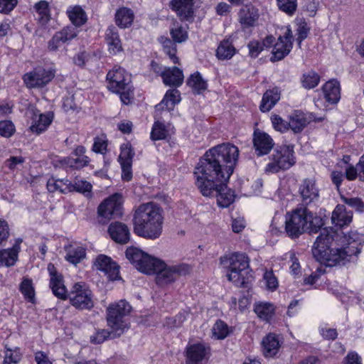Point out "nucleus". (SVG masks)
I'll return each instance as SVG.
<instances>
[{
    "label": "nucleus",
    "instance_id": "obj_32",
    "mask_svg": "<svg viewBox=\"0 0 364 364\" xmlns=\"http://www.w3.org/2000/svg\"><path fill=\"white\" fill-rule=\"evenodd\" d=\"M281 97V92L278 87L267 90L263 95L259 109L262 112H267L271 110L279 102Z\"/></svg>",
    "mask_w": 364,
    "mask_h": 364
},
{
    "label": "nucleus",
    "instance_id": "obj_33",
    "mask_svg": "<svg viewBox=\"0 0 364 364\" xmlns=\"http://www.w3.org/2000/svg\"><path fill=\"white\" fill-rule=\"evenodd\" d=\"M311 117L300 110H295L289 117V129L294 133L301 132L311 122Z\"/></svg>",
    "mask_w": 364,
    "mask_h": 364
},
{
    "label": "nucleus",
    "instance_id": "obj_63",
    "mask_svg": "<svg viewBox=\"0 0 364 364\" xmlns=\"http://www.w3.org/2000/svg\"><path fill=\"white\" fill-rule=\"evenodd\" d=\"M133 124L131 121L124 119L119 122L117 124L118 129L123 134H129L132 132Z\"/></svg>",
    "mask_w": 364,
    "mask_h": 364
},
{
    "label": "nucleus",
    "instance_id": "obj_58",
    "mask_svg": "<svg viewBox=\"0 0 364 364\" xmlns=\"http://www.w3.org/2000/svg\"><path fill=\"white\" fill-rule=\"evenodd\" d=\"M15 132V126L11 121L3 120L0 122V135L5 138L11 137Z\"/></svg>",
    "mask_w": 364,
    "mask_h": 364
},
{
    "label": "nucleus",
    "instance_id": "obj_60",
    "mask_svg": "<svg viewBox=\"0 0 364 364\" xmlns=\"http://www.w3.org/2000/svg\"><path fill=\"white\" fill-rule=\"evenodd\" d=\"M19 0H0V14H9L18 5Z\"/></svg>",
    "mask_w": 364,
    "mask_h": 364
},
{
    "label": "nucleus",
    "instance_id": "obj_41",
    "mask_svg": "<svg viewBox=\"0 0 364 364\" xmlns=\"http://www.w3.org/2000/svg\"><path fill=\"white\" fill-rule=\"evenodd\" d=\"M187 85L191 87L194 94L200 95L208 88L207 81L205 80L199 72H196L190 75L187 80Z\"/></svg>",
    "mask_w": 364,
    "mask_h": 364
},
{
    "label": "nucleus",
    "instance_id": "obj_38",
    "mask_svg": "<svg viewBox=\"0 0 364 364\" xmlns=\"http://www.w3.org/2000/svg\"><path fill=\"white\" fill-rule=\"evenodd\" d=\"M263 353L266 358L274 357L279 351L280 343L278 336L269 333L262 341Z\"/></svg>",
    "mask_w": 364,
    "mask_h": 364
},
{
    "label": "nucleus",
    "instance_id": "obj_10",
    "mask_svg": "<svg viewBox=\"0 0 364 364\" xmlns=\"http://www.w3.org/2000/svg\"><path fill=\"white\" fill-rule=\"evenodd\" d=\"M307 208H297L286 215L285 230L291 238H297L306 231Z\"/></svg>",
    "mask_w": 364,
    "mask_h": 364
},
{
    "label": "nucleus",
    "instance_id": "obj_20",
    "mask_svg": "<svg viewBox=\"0 0 364 364\" xmlns=\"http://www.w3.org/2000/svg\"><path fill=\"white\" fill-rule=\"evenodd\" d=\"M299 192L303 203L306 205L316 203L319 200V189L314 178L304 179L299 186Z\"/></svg>",
    "mask_w": 364,
    "mask_h": 364
},
{
    "label": "nucleus",
    "instance_id": "obj_31",
    "mask_svg": "<svg viewBox=\"0 0 364 364\" xmlns=\"http://www.w3.org/2000/svg\"><path fill=\"white\" fill-rule=\"evenodd\" d=\"M353 213L348 211L343 205H337L331 215L332 223L338 228L348 226L352 221Z\"/></svg>",
    "mask_w": 364,
    "mask_h": 364
},
{
    "label": "nucleus",
    "instance_id": "obj_3",
    "mask_svg": "<svg viewBox=\"0 0 364 364\" xmlns=\"http://www.w3.org/2000/svg\"><path fill=\"white\" fill-rule=\"evenodd\" d=\"M134 232L147 240H156L163 232L164 223L162 208L153 202L141 204L133 215Z\"/></svg>",
    "mask_w": 364,
    "mask_h": 364
},
{
    "label": "nucleus",
    "instance_id": "obj_1",
    "mask_svg": "<svg viewBox=\"0 0 364 364\" xmlns=\"http://www.w3.org/2000/svg\"><path fill=\"white\" fill-rule=\"evenodd\" d=\"M239 149L227 142L209 149L196 164L195 185L205 197H217V203L227 208L235 200V193L224 183L233 173L239 157Z\"/></svg>",
    "mask_w": 364,
    "mask_h": 364
},
{
    "label": "nucleus",
    "instance_id": "obj_37",
    "mask_svg": "<svg viewBox=\"0 0 364 364\" xmlns=\"http://www.w3.org/2000/svg\"><path fill=\"white\" fill-rule=\"evenodd\" d=\"M115 23L121 28H129L134 19V11L127 7H121L115 13Z\"/></svg>",
    "mask_w": 364,
    "mask_h": 364
},
{
    "label": "nucleus",
    "instance_id": "obj_12",
    "mask_svg": "<svg viewBox=\"0 0 364 364\" xmlns=\"http://www.w3.org/2000/svg\"><path fill=\"white\" fill-rule=\"evenodd\" d=\"M55 75V69H45L43 67H37L24 74L23 80L28 88H39L48 84Z\"/></svg>",
    "mask_w": 364,
    "mask_h": 364
},
{
    "label": "nucleus",
    "instance_id": "obj_18",
    "mask_svg": "<svg viewBox=\"0 0 364 364\" xmlns=\"http://www.w3.org/2000/svg\"><path fill=\"white\" fill-rule=\"evenodd\" d=\"M252 142L255 154L258 156L268 154L274 146L272 136L259 129L255 130Z\"/></svg>",
    "mask_w": 364,
    "mask_h": 364
},
{
    "label": "nucleus",
    "instance_id": "obj_17",
    "mask_svg": "<svg viewBox=\"0 0 364 364\" xmlns=\"http://www.w3.org/2000/svg\"><path fill=\"white\" fill-rule=\"evenodd\" d=\"M47 269L50 277L49 287L53 294L60 299L66 300L68 290L64 284L63 276L52 263L48 264Z\"/></svg>",
    "mask_w": 364,
    "mask_h": 364
},
{
    "label": "nucleus",
    "instance_id": "obj_4",
    "mask_svg": "<svg viewBox=\"0 0 364 364\" xmlns=\"http://www.w3.org/2000/svg\"><path fill=\"white\" fill-rule=\"evenodd\" d=\"M132 306L125 300L111 304L107 309V322L112 331L102 329L91 336V342L100 344L110 337L119 336L129 328L127 316L129 314Z\"/></svg>",
    "mask_w": 364,
    "mask_h": 364
},
{
    "label": "nucleus",
    "instance_id": "obj_16",
    "mask_svg": "<svg viewBox=\"0 0 364 364\" xmlns=\"http://www.w3.org/2000/svg\"><path fill=\"white\" fill-rule=\"evenodd\" d=\"M293 47V34L291 28L287 27L282 36H280L274 45L271 60H282L291 50Z\"/></svg>",
    "mask_w": 364,
    "mask_h": 364
},
{
    "label": "nucleus",
    "instance_id": "obj_52",
    "mask_svg": "<svg viewBox=\"0 0 364 364\" xmlns=\"http://www.w3.org/2000/svg\"><path fill=\"white\" fill-rule=\"evenodd\" d=\"M279 9L289 16H292L297 9V0H277Z\"/></svg>",
    "mask_w": 364,
    "mask_h": 364
},
{
    "label": "nucleus",
    "instance_id": "obj_34",
    "mask_svg": "<svg viewBox=\"0 0 364 364\" xmlns=\"http://www.w3.org/2000/svg\"><path fill=\"white\" fill-rule=\"evenodd\" d=\"M275 306L272 303L259 301L254 305V311L258 318L265 322H270L275 314Z\"/></svg>",
    "mask_w": 364,
    "mask_h": 364
},
{
    "label": "nucleus",
    "instance_id": "obj_28",
    "mask_svg": "<svg viewBox=\"0 0 364 364\" xmlns=\"http://www.w3.org/2000/svg\"><path fill=\"white\" fill-rule=\"evenodd\" d=\"M184 80L183 70L177 67L164 68L162 73V81L170 87H180Z\"/></svg>",
    "mask_w": 364,
    "mask_h": 364
},
{
    "label": "nucleus",
    "instance_id": "obj_6",
    "mask_svg": "<svg viewBox=\"0 0 364 364\" xmlns=\"http://www.w3.org/2000/svg\"><path fill=\"white\" fill-rule=\"evenodd\" d=\"M107 87L119 95L122 104L129 105L134 99V88L131 75L123 68L115 65L106 76Z\"/></svg>",
    "mask_w": 364,
    "mask_h": 364
},
{
    "label": "nucleus",
    "instance_id": "obj_24",
    "mask_svg": "<svg viewBox=\"0 0 364 364\" xmlns=\"http://www.w3.org/2000/svg\"><path fill=\"white\" fill-rule=\"evenodd\" d=\"M77 36V30L74 27L67 26L55 33L48 42V49L50 51L57 50L64 43Z\"/></svg>",
    "mask_w": 364,
    "mask_h": 364
},
{
    "label": "nucleus",
    "instance_id": "obj_36",
    "mask_svg": "<svg viewBox=\"0 0 364 364\" xmlns=\"http://www.w3.org/2000/svg\"><path fill=\"white\" fill-rule=\"evenodd\" d=\"M181 93L176 89L168 90L166 91L161 102L156 105L158 109H166L168 112L172 111L176 105L181 102Z\"/></svg>",
    "mask_w": 364,
    "mask_h": 364
},
{
    "label": "nucleus",
    "instance_id": "obj_50",
    "mask_svg": "<svg viewBox=\"0 0 364 364\" xmlns=\"http://www.w3.org/2000/svg\"><path fill=\"white\" fill-rule=\"evenodd\" d=\"M108 140L106 135L102 134L94 138L92 151L97 154H105L107 151Z\"/></svg>",
    "mask_w": 364,
    "mask_h": 364
},
{
    "label": "nucleus",
    "instance_id": "obj_8",
    "mask_svg": "<svg viewBox=\"0 0 364 364\" xmlns=\"http://www.w3.org/2000/svg\"><path fill=\"white\" fill-rule=\"evenodd\" d=\"M295 162L294 146L284 144L278 147L272 154L264 171L267 173H275L281 170L289 169Z\"/></svg>",
    "mask_w": 364,
    "mask_h": 364
},
{
    "label": "nucleus",
    "instance_id": "obj_57",
    "mask_svg": "<svg viewBox=\"0 0 364 364\" xmlns=\"http://www.w3.org/2000/svg\"><path fill=\"white\" fill-rule=\"evenodd\" d=\"M70 192L77 191L82 193L90 194L92 191V185L86 181H76L74 183H71Z\"/></svg>",
    "mask_w": 364,
    "mask_h": 364
},
{
    "label": "nucleus",
    "instance_id": "obj_26",
    "mask_svg": "<svg viewBox=\"0 0 364 364\" xmlns=\"http://www.w3.org/2000/svg\"><path fill=\"white\" fill-rule=\"evenodd\" d=\"M105 40L109 54L114 55L123 50L122 41L116 27L111 26L107 28Z\"/></svg>",
    "mask_w": 364,
    "mask_h": 364
},
{
    "label": "nucleus",
    "instance_id": "obj_53",
    "mask_svg": "<svg viewBox=\"0 0 364 364\" xmlns=\"http://www.w3.org/2000/svg\"><path fill=\"white\" fill-rule=\"evenodd\" d=\"M341 198L345 204L348 205L355 210L358 212L364 211V203L360 198L346 197L341 196Z\"/></svg>",
    "mask_w": 364,
    "mask_h": 364
},
{
    "label": "nucleus",
    "instance_id": "obj_2",
    "mask_svg": "<svg viewBox=\"0 0 364 364\" xmlns=\"http://www.w3.org/2000/svg\"><path fill=\"white\" fill-rule=\"evenodd\" d=\"M338 235L332 228H325L321 230L313 247L314 257L321 264L333 267L344 264L348 257L356 253L357 250H351L349 246L338 248L336 245V237ZM353 247H357L353 246Z\"/></svg>",
    "mask_w": 364,
    "mask_h": 364
},
{
    "label": "nucleus",
    "instance_id": "obj_23",
    "mask_svg": "<svg viewBox=\"0 0 364 364\" xmlns=\"http://www.w3.org/2000/svg\"><path fill=\"white\" fill-rule=\"evenodd\" d=\"M170 7L181 21H191L193 19V0H171Z\"/></svg>",
    "mask_w": 364,
    "mask_h": 364
},
{
    "label": "nucleus",
    "instance_id": "obj_11",
    "mask_svg": "<svg viewBox=\"0 0 364 364\" xmlns=\"http://www.w3.org/2000/svg\"><path fill=\"white\" fill-rule=\"evenodd\" d=\"M122 196L114 193L105 199L97 208V214L100 221L105 223L112 218L122 215Z\"/></svg>",
    "mask_w": 364,
    "mask_h": 364
},
{
    "label": "nucleus",
    "instance_id": "obj_9",
    "mask_svg": "<svg viewBox=\"0 0 364 364\" xmlns=\"http://www.w3.org/2000/svg\"><path fill=\"white\" fill-rule=\"evenodd\" d=\"M86 148L82 145L77 146L71 156L67 157L57 156L53 161L54 166L64 169L80 170L88 166L91 161L90 157L85 155Z\"/></svg>",
    "mask_w": 364,
    "mask_h": 364
},
{
    "label": "nucleus",
    "instance_id": "obj_5",
    "mask_svg": "<svg viewBox=\"0 0 364 364\" xmlns=\"http://www.w3.org/2000/svg\"><path fill=\"white\" fill-rule=\"evenodd\" d=\"M220 264L228 269V279L237 286L245 287L252 278L250 258L245 253L226 255L220 257Z\"/></svg>",
    "mask_w": 364,
    "mask_h": 364
},
{
    "label": "nucleus",
    "instance_id": "obj_30",
    "mask_svg": "<svg viewBox=\"0 0 364 364\" xmlns=\"http://www.w3.org/2000/svg\"><path fill=\"white\" fill-rule=\"evenodd\" d=\"M322 90L325 100L331 104H337L341 98L340 82L336 79L327 81L323 86Z\"/></svg>",
    "mask_w": 364,
    "mask_h": 364
},
{
    "label": "nucleus",
    "instance_id": "obj_7",
    "mask_svg": "<svg viewBox=\"0 0 364 364\" xmlns=\"http://www.w3.org/2000/svg\"><path fill=\"white\" fill-rule=\"evenodd\" d=\"M153 266L148 274H156V283L160 287H165L174 282L181 276L186 275L190 271L188 264L167 265L158 259H156Z\"/></svg>",
    "mask_w": 364,
    "mask_h": 364
},
{
    "label": "nucleus",
    "instance_id": "obj_64",
    "mask_svg": "<svg viewBox=\"0 0 364 364\" xmlns=\"http://www.w3.org/2000/svg\"><path fill=\"white\" fill-rule=\"evenodd\" d=\"M35 360L37 364H53L48 355L43 351H37L35 353Z\"/></svg>",
    "mask_w": 364,
    "mask_h": 364
},
{
    "label": "nucleus",
    "instance_id": "obj_48",
    "mask_svg": "<svg viewBox=\"0 0 364 364\" xmlns=\"http://www.w3.org/2000/svg\"><path fill=\"white\" fill-rule=\"evenodd\" d=\"M20 291L26 300L31 303L34 302L35 289L31 279L27 278L23 279L20 284Z\"/></svg>",
    "mask_w": 364,
    "mask_h": 364
},
{
    "label": "nucleus",
    "instance_id": "obj_35",
    "mask_svg": "<svg viewBox=\"0 0 364 364\" xmlns=\"http://www.w3.org/2000/svg\"><path fill=\"white\" fill-rule=\"evenodd\" d=\"M65 259L75 265L80 263L86 256L85 248L78 244H70L65 247Z\"/></svg>",
    "mask_w": 364,
    "mask_h": 364
},
{
    "label": "nucleus",
    "instance_id": "obj_54",
    "mask_svg": "<svg viewBox=\"0 0 364 364\" xmlns=\"http://www.w3.org/2000/svg\"><path fill=\"white\" fill-rule=\"evenodd\" d=\"M21 359L19 349H7L2 364H17Z\"/></svg>",
    "mask_w": 364,
    "mask_h": 364
},
{
    "label": "nucleus",
    "instance_id": "obj_40",
    "mask_svg": "<svg viewBox=\"0 0 364 364\" xmlns=\"http://www.w3.org/2000/svg\"><path fill=\"white\" fill-rule=\"evenodd\" d=\"M237 50L230 38L220 41L216 50V57L220 60H230L236 53Z\"/></svg>",
    "mask_w": 364,
    "mask_h": 364
},
{
    "label": "nucleus",
    "instance_id": "obj_39",
    "mask_svg": "<svg viewBox=\"0 0 364 364\" xmlns=\"http://www.w3.org/2000/svg\"><path fill=\"white\" fill-rule=\"evenodd\" d=\"M66 14L71 23L76 27L84 25L87 21L85 11L78 5L70 6L67 9Z\"/></svg>",
    "mask_w": 364,
    "mask_h": 364
},
{
    "label": "nucleus",
    "instance_id": "obj_19",
    "mask_svg": "<svg viewBox=\"0 0 364 364\" xmlns=\"http://www.w3.org/2000/svg\"><path fill=\"white\" fill-rule=\"evenodd\" d=\"M209 353V346L203 343L188 344L186 348V364H202Z\"/></svg>",
    "mask_w": 364,
    "mask_h": 364
},
{
    "label": "nucleus",
    "instance_id": "obj_25",
    "mask_svg": "<svg viewBox=\"0 0 364 364\" xmlns=\"http://www.w3.org/2000/svg\"><path fill=\"white\" fill-rule=\"evenodd\" d=\"M175 129L171 123H164L159 120L154 122L150 134L152 141L166 140L174 134Z\"/></svg>",
    "mask_w": 364,
    "mask_h": 364
},
{
    "label": "nucleus",
    "instance_id": "obj_44",
    "mask_svg": "<svg viewBox=\"0 0 364 364\" xmlns=\"http://www.w3.org/2000/svg\"><path fill=\"white\" fill-rule=\"evenodd\" d=\"M159 41L162 43L164 52L168 56L171 62L174 64H180L179 58L176 55V43L166 37H161Z\"/></svg>",
    "mask_w": 364,
    "mask_h": 364
},
{
    "label": "nucleus",
    "instance_id": "obj_29",
    "mask_svg": "<svg viewBox=\"0 0 364 364\" xmlns=\"http://www.w3.org/2000/svg\"><path fill=\"white\" fill-rule=\"evenodd\" d=\"M21 240H18L12 247L0 250V267L14 266L18 257Z\"/></svg>",
    "mask_w": 364,
    "mask_h": 364
},
{
    "label": "nucleus",
    "instance_id": "obj_43",
    "mask_svg": "<svg viewBox=\"0 0 364 364\" xmlns=\"http://www.w3.org/2000/svg\"><path fill=\"white\" fill-rule=\"evenodd\" d=\"M170 35L173 42L178 43L185 42L188 38V26L175 22L170 28Z\"/></svg>",
    "mask_w": 364,
    "mask_h": 364
},
{
    "label": "nucleus",
    "instance_id": "obj_59",
    "mask_svg": "<svg viewBox=\"0 0 364 364\" xmlns=\"http://www.w3.org/2000/svg\"><path fill=\"white\" fill-rule=\"evenodd\" d=\"M263 279L268 289L274 291L277 288L278 281L272 271H266L264 274Z\"/></svg>",
    "mask_w": 364,
    "mask_h": 364
},
{
    "label": "nucleus",
    "instance_id": "obj_21",
    "mask_svg": "<svg viewBox=\"0 0 364 364\" xmlns=\"http://www.w3.org/2000/svg\"><path fill=\"white\" fill-rule=\"evenodd\" d=\"M259 10L252 4L243 6L238 13V21L242 30L256 26L259 19Z\"/></svg>",
    "mask_w": 364,
    "mask_h": 364
},
{
    "label": "nucleus",
    "instance_id": "obj_55",
    "mask_svg": "<svg viewBox=\"0 0 364 364\" xmlns=\"http://www.w3.org/2000/svg\"><path fill=\"white\" fill-rule=\"evenodd\" d=\"M271 122L276 131L283 133L289 129V122H286L278 114H272Z\"/></svg>",
    "mask_w": 364,
    "mask_h": 364
},
{
    "label": "nucleus",
    "instance_id": "obj_45",
    "mask_svg": "<svg viewBox=\"0 0 364 364\" xmlns=\"http://www.w3.org/2000/svg\"><path fill=\"white\" fill-rule=\"evenodd\" d=\"M34 9L38 14V21L43 24H46L50 18L49 4L46 1H40L35 4Z\"/></svg>",
    "mask_w": 364,
    "mask_h": 364
},
{
    "label": "nucleus",
    "instance_id": "obj_46",
    "mask_svg": "<svg viewBox=\"0 0 364 364\" xmlns=\"http://www.w3.org/2000/svg\"><path fill=\"white\" fill-rule=\"evenodd\" d=\"M307 225L306 231L309 233H316L324 225L323 219L321 216L314 214L309 209H307Z\"/></svg>",
    "mask_w": 364,
    "mask_h": 364
},
{
    "label": "nucleus",
    "instance_id": "obj_47",
    "mask_svg": "<svg viewBox=\"0 0 364 364\" xmlns=\"http://www.w3.org/2000/svg\"><path fill=\"white\" fill-rule=\"evenodd\" d=\"M320 80V75L315 71L311 70L302 75L301 82L303 87L310 90L316 87Z\"/></svg>",
    "mask_w": 364,
    "mask_h": 364
},
{
    "label": "nucleus",
    "instance_id": "obj_22",
    "mask_svg": "<svg viewBox=\"0 0 364 364\" xmlns=\"http://www.w3.org/2000/svg\"><path fill=\"white\" fill-rule=\"evenodd\" d=\"M95 264L97 269L105 272L109 280L119 278V267L110 257L101 255L97 257Z\"/></svg>",
    "mask_w": 364,
    "mask_h": 364
},
{
    "label": "nucleus",
    "instance_id": "obj_14",
    "mask_svg": "<svg viewBox=\"0 0 364 364\" xmlns=\"http://www.w3.org/2000/svg\"><path fill=\"white\" fill-rule=\"evenodd\" d=\"M129 261L140 272L149 273L156 258L150 256L136 247H129L126 250Z\"/></svg>",
    "mask_w": 364,
    "mask_h": 364
},
{
    "label": "nucleus",
    "instance_id": "obj_62",
    "mask_svg": "<svg viewBox=\"0 0 364 364\" xmlns=\"http://www.w3.org/2000/svg\"><path fill=\"white\" fill-rule=\"evenodd\" d=\"M24 162V158L22 156H11L8 159L5 164L11 170L16 168L17 165L22 164Z\"/></svg>",
    "mask_w": 364,
    "mask_h": 364
},
{
    "label": "nucleus",
    "instance_id": "obj_49",
    "mask_svg": "<svg viewBox=\"0 0 364 364\" xmlns=\"http://www.w3.org/2000/svg\"><path fill=\"white\" fill-rule=\"evenodd\" d=\"M134 151L132 147L131 144L127 141L124 143L120 146V154L118 161L120 164H132Z\"/></svg>",
    "mask_w": 364,
    "mask_h": 364
},
{
    "label": "nucleus",
    "instance_id": "obj_42",
    "mask_svg": "<svg viewBox=\"0 0 364 364\" xmlns=\"http://www.w3.org/2000/svg\"><path fill=\"white\" fill-rule=\"evenodd\" d=\"M71 182L68 179H56L50 178L47 181V189L49 192L59 191L62 193L70 192Z\"/></svg>",
    "mask_w": 364,
    "mask_h": 364
},
{
    "label": "nucleus",
    "instance_id": "obj_56",
    "mask_svg": "<svg viewBox=\"0 0 364 364\" xmlns=\"http://www.w3.org/2000/svg\"><path fill=\"white\" fill-rule=\"evenodd\" d=\"M286 257L289 258L288 262L290 264L291 273L295 276L301 273V266L295 252L290 251L286 254Z\"/></svg>",
    "mask_w": 364,
    "mask_h": 364
},
{
    "label": "nucleus",
    "instance_id": "obj_51",
    "mask_svg": "<svg viewBox=\"0 0 364 364\" xmlns=\"http://www.w3.org/2000/svg\"><path fill=\"white\" fill-rule=\"evenodd\" d=\"M212 332L215 338L222 340L228 336L229 328L225 322L221 320H218L214 324L212 328Z\"/></svg>",
    "mask_w": 364,
    "mask_h": 364
},
{
    "label": "nucleus",
    "instance_id": "obj_15",
    "mask_svg": "<svg viewBox=\"0 0 364 364\" xmlns=\"http://www.w3.org/2000/svg\"><path fill=\"white\" fill-rule=\"evenodd\" d=\"M26 114L31 120V131L38 134L47 130L54 118V114L52 112L40 113V111L34 107H30Z\"/></svg>",
    "mask_w": 364,
    "mask_h": 364
},
{
    "label": "nucleus",
    "instance_id": "obj_13",
    "mask_svg": "<svg viewBox=\"0 0 364 364\" xmlns=\"http://www.w3.org/2000/svg\"><path fill=\"white\" fill-rule=\"evenodd\" d=\"M69 299L70 304L77 309H90L94 306L92 292L83 282L73 285Z\"/></svg>",
    "mask_w": 364,
    "mask_h": 364
},
{
    "label": "nucleus",
    "instance_id": "obj_27",
    "mask_svg": "<svg viewBox=\"0 0 364 364\" xmlns=\"http://www.w3.org/2000/svg\"><path fill=\"white\" fill-rule=\"evenodd\" d=\"M111 238L117 243L126 244L130 238V232L128 227L120 222L112 223L108 229Z\"/></svg>",
    "mask_w": 364,
    "mask_h": 364
},
{
    "label": "nucleus",
    "instance_id": "obj_61",
    "mask_svg": "<svg viewBox=\"0 0 364 364\" xmlns=\"http://www.w3.org/2000/svg\"><path fill=\"white\" fill-rule=\"evenodd\" d=\"M247 48L250 56L253 58H257L263 50L260 41L257 40L250 41L247 44Z\"/></svg>",
    "mask_w": 364,
    "mask_h": 364
}]
</instances>
